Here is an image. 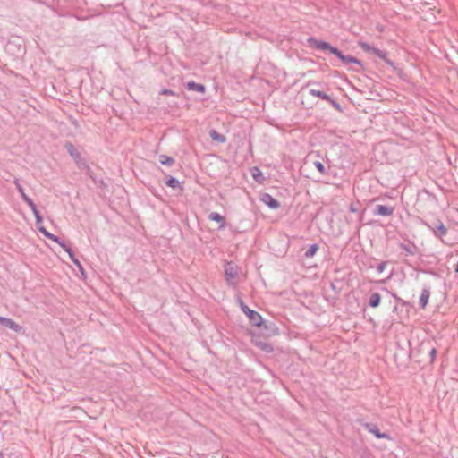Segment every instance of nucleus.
<instances>
[{"mask_svg": "<svg viewBox=\"0 0 458 458\" xmlns=\"http://www.w3.org/2000/svg\"><path fill=\"white\" fill-rule=\"evenodd\" d=\"M64 251L68 254L71 260L75 258V254L70 246Z\"/></svg>", "mask_w": 458, "mask_h": 458, "instance_id": "nucleus-32", "label": "nucleus"}, {"mask_svg": "<svg viewBox=\"0 0 458 458\" xmlns=\"http://www.w3.org/2000/svg\"><path fill=\"white\" fill-rule=\"evenodd\" d=\"M394 208L391 206L377 205L373 210L374 216H390L393 215Z\"/></svg>", "mask_w": 458, "mask_h": 458, "instance_id": "nucleus-9", "label": "nucleus"}, {"mask_svg": "<svg viewBox=\"0 0 458 458\" xmlns=\"http://www.w3.org/2000/svg\"><path fill=\"white\" fill-rule=\"evenodd\" d=\"M430 297V291L429 289L424 288L421 292L420 297V306L424 309L427 304L428 303V300Z\"/></svg>", "mask_w": 458, "mask_h": 458, "instance_id": "nucleus-15", "label": "nucleus"}, {"mask_svg": "<svg viewBox=\"0 0 458 458\" xmlns=\"http://www.w3.org/2000/svg\"><path fill=\"white\" fill-rule=\"evenodd\" d=\"M38 231L47 239L53 242H58V236L48 232L45 227H39Z\"/></svg>", "mask_w": 458, "mask_h": 458, "instance_id": "nucleus-22", "label": "nucleus"}, {"mask_svg": "<svg viewBox=\"0 0 458 458\" xmlns=\"http://www.w3.org/2000/svg\"><path fill=\"white\" fill-rule=\"evenodd\" d=\"M72 263L77 266L80 269H82V267L79 261V259L75 257L74 259H72Z\"/></svg>", "mask_w": 458, "mask_h": 458, "instance_id": "nucleus-34", "label": "nucleus"}, {"mask_svg": "<svg viewBox=\"0 0 458 458\" xmlns=\"http://www.w3.org/2000/svg\"><path fill=\"white\" fill-rule=\"evenodd\" d=\"M350 209H351L352 212H355L356 211V209L354 208H352V207H351Z\"/></svg>", "mask_w": 458, "mask_h": 458, "instance_id": "nucleus-39", "label": "nucleus"}, {"mask_svg": "<svg viewBox=\"0 0 458 458\" xmlns=\"http://www.w3.org/2000/svg\"><path fill=\"white\" fill-rule=\"evenodd\" d=\"M250 174L254 181L258 183H263L266 180L262 171L258 166H253L250 169Z\"/></svg>", "mask_w": 458, "mask_h": 458, "instance_id": "nucleus-10", "label": "nucleus"}, {"mask_svg": "<svg viewBox=\"0 0 458 458\" xmlns=\"http://www.w3.org/2000/svg\"><path fill=\"white\" fill-rule=\"evenodd\" d=\"M434 234L435 237L439 238L443 241V237L447 233V228L445 226L444 223L440 220H437L436 223H423Z\"/></svg>", "mask_w": 458, "mask_h": 458, "instance_id": "nucleus-5", "label": "nucleus"}, {"mask_svg": "<svg viewBox=\"0 0 458 458\" xmlns=\"http://www.w3.org/2000/svg\"><path fill=\"white\" fill-rule=\"evenodd\" d=\"M160 94H162V95H171V96H174L175 95V93L173 90L168 89H163L161 90Z\"/></svg>", "mask_w": 458, "mask_h": 458, "instance_id": "nucleus-33", "label": "nucleus"}, {"mask_svg": "<svg viewBox=\"0 0 458 458\" xmlns=\"http://www.w3.org/2000/svg\"><path fill=\"white\" fill-rule=\"evenodd\" d=\"M64 250H65L69 245L65 243L60 237H58V242H55Z\"/></svg>", "mask_w": 458, "mask_h": 458, "instance_id": "nucleus-31", "label": "nucleus"}, {"mask_svg": "<svg viewBox=\"0 0 458 458\" xmlns=\"http://www.w3.org/2000/svg\"><path fill=\"white\" fill-rule=\"evenodd\" d=\"M393 297L397 300L398 301H403L399 297H397L396 294H393Z\"/></svg>", "mask_w": 458, "mask_h": 458, "instance_id": "nucleus-36", "label": "nucleus"}, {"mask_svg": "<svg viewBox=\"0 0 458 458\" xmlns=\"http://www.w3.org/2000/svg\"><path fill=\"white\" fill-rule=\"evenodd\" d=\"M209 136L213 140H216L219 143H225L226 141L225 136L219 133L215 129L210 130Z\"/></svg>", "mask_w": 458, "mask_h": 458, "instance_id": "nucleus-16", "label": "nucleus"}, {"mask_svg": "<svg viewBox=\"0 0 458 458\" xmlns=\"http://www.w3.org/2000/svg\"><path fill=\"white\" fill-rule=\"evenodd\" d=\"M165 184L173 189H177L180 187V182L174 176H170L165 182Z\"/></svg>", "mask_w": 458, "mask_h": 458, "instance_id": "nucleus-24", "label": "nucleus"}, {"mask_svg": "<svg viewBox=\"0 0 458 458\" xmlns=\"http://www.w3.org/2000/svg\"><path fill=\"white\" fill-rule=\"evenodd\" d=\"M312 84H314V85H318V83H317V82H315V81H309V83H308V85H312Z\"/></svg>", "mask_w": 458, "mask_h": 458, "instance_id": "nucleus-37", "label": "nucleus"}, {"mask_svg": "<svg viewBox=\"0 0 458 458\" xmlns=\"http://www.w3.org/2000/svg\"><path fill=\"white\" fill-rule=\"evenodd\" d=\"M380 301H381V296L378 293H373L370 297H369V305L371 307V308H377L379 306L380 304Z\"/></svg>", "mask_w": 458, "mask_h": 458, "instance_id": "nucleus-17", "label": "nucleus"}, {"mask_svg": "<svg viewBox=\"0 0 458 458\" xmlns=\"http://www.w3.org/2000/svg\"><path fill=\"white\" fill-rule=\"evenodd\" d=\"M307 44L310 47L321 50V51H328L330 54L337 56L339 60L343 63L344 65H347L349 64H355L362 66L361 61L358 58L352 55H345L340 51L338 48L331 46L328 42L317 39L314 37H310L307 38Z\"/></svg>", "mask_w": 458, "mask_h": 458, "instance_id": "nucleus-1", "label": "nucleus"}, {"mask_svg": "<svg viewBox=\"0 0 458 458\" xmlns=\"http://www.w3.org/2000/svg\"><path fill=\"white\" fill-rule=\"evenodd\" d=\"M25 203L30 208L34 216L40 215L36 204L34 203V201L31 199H28Z\"/></svg>", "mask_w": 458, "mask_h": 458, "instance_id": "nucleus-25", "label": "nucleus"}, {"mask_svg": "<svg viewBox=\"0 0 458 458\" xmlns=\"http://www.w3.org/2000/svg\"><path fill=\"white\" fill-rule=\"evenodd\" d=\"M13 183L17 189V191H19V193L21 194V199H23L24 202H26L28 199H30V198L25 193V191H24V188L23 186L20 183V181L19 179H14L13 181Z\"/></svg>", "mask_w": 458, "mask_h": 458, "instance_id": "nucleus-18", "label": "nucleus"}, {"mask_svg": "<svg viewBox=\"0 0 458 458\" xmlns=\"http://www.w3.org/2000/svg\"><path fill=\"white\" fill-rule=\"evenodd\" d=\"M358 45L366 53H372L383 60L388 66L394 67V63L387 57L388 53L386 51L372 47L365 41H359Z\"/></svg>", "mask_w": 458, "mask_h": 458, "instance_id": "nucleus-3", "label": "nucleus"}, {"mask_svg": "<svg viewBox=\"0 0 458 458\" xmlns=\"http://www.w3.org/2000/svg\"><path fill=\"white\" fill-rule=\"evenodd\" d=\"M319 246L318 243L311 244L304 253V258H312L318 250Z\"/></svg>", "mask_w": 458, "mask_h": 458, "instance_id": "nucleus-21", "label": "nucleus"}, {"mask_svg": "<svg viewBox=\"0 0 458 458\" xmlns=\"http://www.w3.org/2000/svg\"><path fill=\"white\" fill-rule=\"evenodd\" d=\"M264 345H265V346H264V348H263V349H264L265 351H268V349L267 348V344H265Z\"/></svg>", "mask_w": 458, "mask_h": 458, "instance_id": "nucleus-38", "label": "nucleus"}, {"mask_svg": "<svg viewBox=\"0 0 458 458\" xmlns=\"http://www.w3.org/2000/svg\"><path fill=\"white\" fill-rule=\"evenodd\" d=\"M208 218L211 221H215L219 224V229H224L225 227V217L216 212H212L208 215Z\"/></svg>", "mask_w": 458, "mask_h": 458, "instance_id": "nucleus-12", "label": "nucleus"}, {"mask_svg": "<svg viewBox=\"0 0 458 458\" xmlns=\"http://www.w3.org/2000/svg\"><path fill=\"white\" fill-rule=\"evenodd\" d=\"M309 94L312 97H317V98H320L321 99H324V100H328L330 99V96L327 95V93H325L324 91H321V90H318V89H310L309 90Z\"/></svg>", "mask_w": 458, "mask_h": 458, "instance_id": "nucleus-19", "label": "nucleus"}, {"mask_svg": "<svg viewBox=\"0 0 458 458\" xmlns=\"http://www.w3.org/2000/svg\"><path fill=\"white\" fill-rule=\"evenodd\" d=\"M0 458H4V455L1 452H0Z\"/></svg>", "mask_w": 458, "mask_h": 458, "instance_id": "nucleus-41", "label": "nucleus"}, {"mask_svg": "<svg viewBox=\"0 0 458 458\" xmlns=\"http://www.w3.org/2000/svg\"><path fill=\"white\" fill-rule=\"evenodd\" d=\"M362 427L367 429L369 433L373 434L378 439H390V436L387 433L380 432L377 426L374 423L361 422Z\"/></svg>", "mask_w": 458, "mask_h": 458, "instance_id": "nucleus-7", "label": "nucleus"}, {"mask_svg": "<svg viewBox=\"0 0 458 458\" xmlns=\"http://www.w3.org/2000/svg\"><path fill=\"white\" fill-rule=\"evenodd\" d=\"M35 220L36 225H41L43 221L41 215H38L37 216H35Z\"/></svg>", "mask_w": 458, "mask_h": 458, "instance_id": "nucleus-35", "label": "nucleus"}, {"mask_svg": "<svg viewBox=\"0 0 458 458\" xmlns=\"http://www.w3.org/2000/svg\"><path fill=\"white\" fill-rule=\"evenodd\" d=\"M186 89L189 90L198 91L199 93H205L206 88L203 84L197 83L194 81L187 82Z\"/></svg>", "mask_w": 458, "mask_h": 458, "instance_id": "nucleus-13", "label": "nucleus"}, {"mask_svg": "<svg viewBox=\"0 0 458 458\" xmlns=\"http://www.w3.org/2000/svg\"><path fill=\"white\" fill-rule=\"evenodd\" d=\"M436 356H437V349L435 347H432L429 350V357H430V362L431 363H433L435 361Z\"/></svg>", "mask_w": 458, "mask_h": 458, "instance_id": "nucleus-29", "label": "nucleus"}, {"mask_svg": "<svg viewBox=\"0 0 458 458\" xmlns=\"http://www.w3.org/2000/svg\"><path fill=\"white\" fill-rule=\"evenodd\" d=\"M399 246L408 255H411V256L415 255L417 253V251H418V247L414 243H412V242H409V243L401 242L399 244Z\"/></svg>", "mask_w": 458, "mask_h": 458, "instance_id": "nucleus-11", "label": "nucleus"}, {"mask_svg": "<svg viewBox=\"0 0 458 458\" xmlns=\"http://www.w3.org/2000/svg\"><path fill=\"white\" fill-rule=\"evenodd\" d=\"M38 231L47 239L53 242H58V236L48 232L45 227H39Z\"/></svg>", "mask_w": 458, "mask_h": 458, "instance_id": "nucleus-23", "label": "nucleus"}, {"mask_svg": "<svg viewBox=\"0 0 458 458\" xmlns=\"http://www.w3.org/2000/svg\"><path fill=\"white\" fill-rule=\"evenodd\" d=\"M25 203L30 208L34 216L40 215L36 204L34 203V201L31 199H28Z\"/></svg>", "mask_w": 458, "mask_h": 458, "instance_id": "nucleus-26", "label": "nucleus"}, {"mask_svg": "<svg viewBox=\"0 0 458 458\" xmlns=\"http://www.w3.org/2000/svg\"><path fill=\"white\" fill-rule=\"evenodd\" d=\"M239 276V268L233 262H226L225 265V279L229 286L235 288L237 286L236 278Z\"/></svg>", "mask_w": 458, "mask_h": 458, "instance_id": "nucleus-4", "label": "nucleus"}, {"mask_svg": "<svg viewBox=\"0 0 458 458\" xmlns=\"http://www.w3.org/2000/svg\"><path fill=\"white\" fill-rule=\"evenodd\" d=\"M314 165L321 174H327V171L325 165L320 161L314 162Z\"/></svg>", "mask_w": 458, "mask_h": 458, "instance_id": "nucleus-27", "label": "nucleus"}, {"mask_svg": "<svg viewBox=\"0 0 458 458\" xmlns=\"http://www.w3.org/2000/svg\"><path fill=\"white\" fill-rule=\"evenodd\" d=\"M386 267V261H382L381 263H379L377 267V273L381 274L385 270Z\"/></svg>", "mask_w": 458, "mask_h": 458, "instance_id": "nucleus-30", "label": "nucleus"}, {"mask_svg": "<svg viewBox=\"0 0 458 458\" xmlns=\"http://www.w3.org/2000/svg\"><path fill=\"white\" fill-rule=\"evenodd\" d=\"M259 199L271 209H276L280 207L279 201L267 192L262 193Z\"/></svg>", "mask_w": 458, "mask_h": 458, "instance_id": "nucleus-8", "label": "nucleus"}, {"mask_svg": "<svg viewBox=\"0 0 458 458\" xmlns=\"http://www.w3.org/2000/svg\"><path fill=\"white\" fill-rule=\"evenodd\" d=\"M331 105L332 106H334L337 111H342V106L335 99H333L331 97H330V99L327 100Z\"/></svg>", "mask_w": 458, "mask_h": 458, "instance_id": "nucleus-28", "label": "nucleus"}, {"mask_svg": "<svg viewBox=\"0 0 458 458\" xmlns=\"http://www.w3.org/2000/svg\"><path fill=\"white\" fill-rule=\"evenodd\" d=\"M239 304L242 311L248 317L250 322L255 327H261L264 325L266 328H267V325L265 320L261 317V315L256 310L249 308L241 299L239 300Z\"/></svg>", "mask_w": 458, "mask_h": 458, "instance_id": "nucleus-2", "label": "nucleus"}, {"mask_svg": "<svg viewBox=\"0 0 458 458\" xmlns=\"http://www.w3.org/2000/svg\"><path fill=\"white\" fill-rule=\"evenodd\" d=\"M0 326L4 328H9L18 334L24 333L23 327L9 318L0 316Z\"/></svg>", "mask_w": 458, "mask_h": 458, "instance_id": "nucleus-6", "label": "nucleus"}, {"mask_svg": "<svg viewBox=\"0 0 458 458\" xmlns=\"http://www.w3.org/2000/svg\"><path fill=\"white\" fill-rule=\"evenodd\" d=\"M36 226H37V228H38V229L39 227H44V226L42 225V224H41V225H36Z\"/></svg>", "mask_w": 458, "mask_h": 458, "instance_id": "nucleus-40", "label": "nucleus"}, {"mask_svg": "<svg viewBox=\"0 0 458 458\" xmlns=\"http://www.w3.org/2000/svg\"><path fill=\"white\" fill-rule=\"evenodd\" d=\"M158 159L160 164L165 166H172L175 162L174 157H169L167 155H160Z\"/></svg>", "mask_w": 458, "mask_h": 458, "instance_id": "nucleus-20", "label": "nucleus"}, {"mask_svg": "<svg viewBox=\"0 0 458 458\" xmlns=\"http://www.w3.org/2000/svg\"><path fill=\"white\" fill-rule=\"evenodd\" d=\"M65 148L66 150L68 151L69 155L75 160V162H79V160L81 159V154L80 152L74 148V146L70 143V142H67L65 144Z\"/></svg>", "mask_w": 458, "mask_h": 458, "instance_id": "nucleus-14", "label": "nucleus"}]
</instances>
